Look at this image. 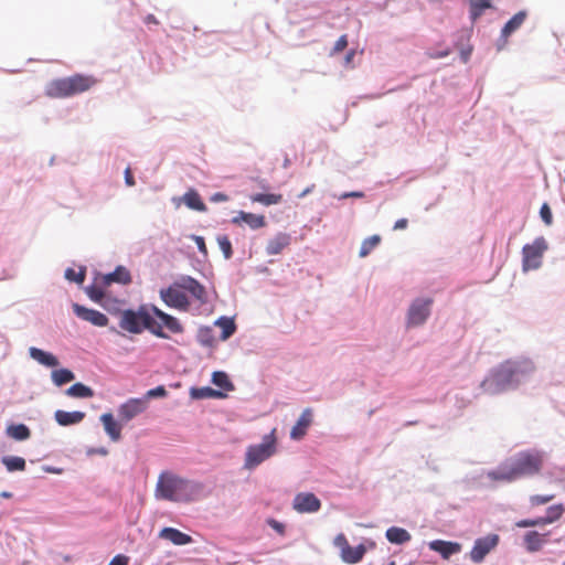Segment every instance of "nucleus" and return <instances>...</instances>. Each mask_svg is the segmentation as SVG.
Listing matches in <instances>:
<instances>
[{
	"label": "nucleus",
	"mask_w": 565,
	"mask_h": 565,
	"mask_svg": "<svg viewBox=\"0 0 565 565\" xmlns=\"http://www.w3.org/2000/svg\"><path fill=\"white\" fill-rule=\"evenodd\" d=\"M129 558L125 555H116L108 565H128Z\"/></svg>",
	"instance_id": "50"
},
{
	"label": "nucleus",
	"mask_w": 565,
	"mask_h": 565,
	"mask_svg": "<svg viewBox=\"0 0 565 565\" xmlns=\"http://www.w3.org/2000/svg\"><path fill=\"white\" fill-rule=\"evenodd\" d=\"M366 552V548L363 544H360L355 547L349 546L343 555L341 556L342 561L348 564H355L359 563L364 554Z\"/></svg>",
	"instance_id": "25"
},
{
	"label": "nucleus",
	"mask_w": 565,
	"mask_h": 565,
	"mask_svg": "<svg viewBox=\"0 0 565 565\" xmlns=\"http://www.w3.org/2000/svg\"><path fill=\"white\" fill-rule=\"evenodd\" d=\"M167 395V391L164 386H157L147 391L141 397L145 399V403L148 405L149 401L152 398L164 397Z\"/></svg>",
	"instance_id": "41"
},
{
	"label": "nucleus",
	"mask_w": 565,
	"mask_h": 565,
	"mask_svg": "<svg viewBox=\"0 0 565 565\" xmlns=\"http://www.w3.org/2000/svg\"><path fill=\"white\" fill-rule=\"evenodd\" d=\"M190 542H192L191 536H189L188 534H184L182 532H179V545H184Z\"/></svg>",
	"instance_id": "56"
},
{
	"label": "nucleus",
	"mask_w": 565,
	"mask_h": 565,
	"mask_svg": "<svg viewBox=\"0 0 565 565\" xmlns=\"http://www.w3.org/2000/svg\"><path fill=\"white\" fill-rule=\"evenodd\" d=\"M291 243V237L287 233H278L270 238L266 245L267 255H278Z\"/></svg>",
	"instance_id": "18"
},
{
	"label": "nucleus",
	"mask_w": 565,
	"mask_h": 565,
	"mask_svg": "<svg viewBox=\"0 0 565 565\" xmlns=\"http://www.w3.org/2000/svg\"><path fill=\"white\" fill-rule=\"evenodd\" d=\"M250 200L253 202H257L260 204H264L266 206L278 204L282 201L281 194H275V193H257L250 196Z\"/></svg>",
	"instance_id": "32"
},
{
	"label": "nucleus",
	"mask_w": 565,
	"mask_h": 565,
	"mask_svg": "<svg viewBox=\"0 0 565 565\" xmlns=\"http://www.w3.org/2000/svg\"><path fill=\"white\" fill-rule=\"evenodd\" d=\"M519 527H532L534 526V521L532 519L521 520L516 523Z\"/></svg>",
	"instance_id": "55"
},
{
	"label": "nucleus",
	"mask_w": 565,
	"mask_h": 565,
	"mask_svg": "<svg viewBox=\"0 0 565 565\" xmlns=\"http://www.w3.org/2000/svg\"><path fill=\"white\" fill-rule=\"evenodd\" d=\"M148 405L145 403L142 397L129 398L125 403L120 404L117 412L120 422L127 424L143 412H146Z\"/></svg>",
	"instance_id": "10"
},
{
	"label": "nucleus",
	"mask_w": 565,
	"mask_h": 565,
	"mask_svg": "<svg viewBox=\"0 0 565 565\" xmlns=\"http://www.w3.org/2000/svg\"><path fill=\"white\" fill-rule=\"evenodd\" d=\"M525 19H526L525 11H520L516 14H514L503 26L502 36L507 38L510 34H512L514 31H516L523 24Z\"/></svg>",
	"instance_id": "26"
},
{
	"label": "nucleus",
	"mask_w": 565,
	"mask_h": 565,
	"mask_svg": "<svg viewBox=\"0 0 565 565\" xmlns=\"http://www.w3.org/2000/svg\"><path fill=\"white\" fill-rule=\"evenodd\" d=\"M52 381L56 386H62L75 379L72 371L67 369L54 370L51 374Z\"/></svg>",
	"instance_id": "33"
},
{
	"label": "nucleus",
	"mask_w": 565,
	"mask_h": 565,
	"mask_svg": "<svg viewBox=\"0 0 565 565\" xmlns=\"http://www.w3.org/2000/svg\"><path fill=\"white\" fill-rule=\"evenodd\" d=\"M125 181H126V184L129 186L135 184V180L130 172V169H126V171H125Z\"/></svg>",
	"instance_id": "57"
},
{
	"label": "nucleus",
	"mask_w": 565,
	"mask_h": 565,
	"mask_svg": "<svg viewBox=\"0 0 565 565\" xmlns=\"http://www.w3.org/2000/svg\"><path fill=\"white\" fill-rule=\"evenodd\" d=\"M7 435L18 441H24L30 438L31 431L24 424H11L6 429Z\"/></svg>",
	"instance_id": "22"
},
{
	"label": "nucleus",
	"mask_w": 565,
	"mask_h": 565,
	"mask_svg": "<svg viewBox=\"0 0 565 565\" xmlns=\"http://www.w3.org/2000/svg\"><path fill=\"white\" fill-rule=\"evenodd\" d=\"M385 536L393 544H404L411 541V534L403 527L392 526L386 530Z\"/></svg>",
	"instance_id": "21"
},
{
	"label": "nucleus",
	"mask_w": 565,
	"mask_h": 565,
	"mask_svg": "<svg viewBox=\"0 0 565 565\" xmlns=\"http://www.w3.org/2000/svg\"><path fill=\"white\" fill-rule=\"evenodd\" d=\"M311 422H312V413L309 408H307L301 413L297 423L291 428V431H290L291 439H295V440L301 439L307 434V429L311 425Z\"/></svg>",
	"instance_id": "17"
},
{
	"label": "nucleus",
	"mask_w": 565,
	"mask_h": 565,
	"mask_svg": "<svg viewBox=\"0 0 565 565\" xmlns=\"http://www.w3.org/2000/svg\"><path fill=\"white\" fill-rule=\"evenodd\" d=\"M347 46H348V36L345 34H343L337 40V42L332 49V54H338V53L342 52Z\"/></svg>",
	"instance_id": "47"
},
{
	"label": "nucleus",
	"mask_w": 565,
	"mask_h": 565,
	"mask_svg": "<svg viewBox=\"0 0 565 565\" xmlns=\"http://www.w3.org/2000/svg\"><path fill=\"white\" fill-rule=\"evenodd\" d=\"M184 204L191 209L199 212L206 211V205L202 201L200 194L195 190H189L182 198Z\"/></svg>",
	"instance_id": "23"
},
{
	"label": "nucleus",
	"mask_w": 565,
	"mask_h": 565,
	"mask_svg": "<svg viewBox=\"0 0 565 565\" xmlns=\"http://www.w3.org/2000/svg\"><path fill=\"white\" fill-rule=\"evenodd\" d=\"M1 461L9 472L23 471L25 469V460L22 457L4 456Z\"/></svg>",
	"instance_id": "31"
},
{
	"label": "nucleus",
	"mask_w": 565,
	"mask_h": 565,
	"mask_svg": "<svg viewBox=\"0 0 565 565\" xmlns=\"http://www.w3.org/2000/svg\"><path fill=\"white\" fill-rule=\"evenodd\" d=\"M492 0H469L470 2V19L476 22L484 12L490 9Z\"/></svg>",
	"instance_id": "28"
},
{
	"label": "nucleus",
	"mask_w": 565,
	"mask_h": 565,
	"mask_svg": "<svg viewBox=\"0 0 565 565\" xmlns=\"http://www.w3.org/2000/svg\"><path fill=\"white\" fill-rule=\"evenodd\" d=\"M543 465V452L537 450L521 451L498 469L489 471L488 478L493 481L512 482L521 477L540 473Z\"/></svg>",
	"instance_id": "2"
},
{
	"label": "nucleus",
	"mask_w": 565,
	"mask_h": 565,
	"mask_svg": "<svg viewBox=\"0 0 565 565\" xmlns=\"http://www.w3.org/2000/svg\"><path fill=\"white\" fill-rule=\"evenodd\" d=\"M161 539H166L171 541L173 544H177V529L173 527H164L159 533Z\"/></svg>",
	"instance_id": "46"
},
{
	"label": "nucleus",
	"mask_w": 565,
	"mask_h": 565,
	"mask_svg": "<svg viewBox=\"0 0 565 565\" xmlns=\"http://www.w3.org/2000/svg\"><path fill=\"white\" fill-rule=\"evenodd\" d=\"M564 513V508L562 504L552 505L547 509L546 516L548 518L547 521H551L552 523L557 521Z\"/></svg>",
	"instance_id": "42"
},
{
	"label": "nucleus",
	"mask_w": 565,
	"mask_h": 565,
	"mask_svg": "<svg viewBox=\"0 0 565 565\" xmlns=\"http://www.w3.org/2000/svg\"><path fill=\"white\" fill-rule=\"evenodd\" d=\"M205 300V288L199 281L189 276L179 279V310H190L193 303L199 308Z\"/></svg>",
	"instance_id": "5"
},
{
	"label": "nucleus",
	"mask_w": 565,
	"mask_h": 565,
	"mask_svg": "<svg viewBox=\"0 0 565 565\" xmlns=\"http://www.w3.org/2000/svg\"><path fill=\"white\" fill-rule=\"evenodd\" d=\"M192 395L195 398H223L226 396L222 391H217L207 386L192 390Z\"/></svg>",
	"instance_id": "35"
},
{
	"label": "nucleus",
	"mask_w": 565,
	"mask_h": 565,
	"mask_svg": "<svg viewBox=\"0 0 565 565\" xmlns=\"http://www.w3.org/2000/svg\"><path fill=\"white\" fill-rule=\"evenodd\" d=\"M431 305V298L415 299L407 312V327H418L423 324L430 315Z\"/></svg>",
	"instance_id": "8"
},
{
	"label": "nucleus",
	"mask_w": 565,
	"mask_h": 565,
	"mask_svg": "<svg viewBox=\"0 0 565 565\" xmlns=\"http://www.w3.org/2000/svg\"><path fill=\"white\" fill-rule=\"evenodd\" d=\"M277 451L276 428L263 437L258 445H250L245 454L244 467L254 469L265 460L269 459Z\"/></svg>",
	"instance_id": "6"
},
{
	"label": "nucleus",
	"mask_w": 565,
	"mask_h": 565,
	"mask_svg": "<svg viewBox=\"0 0 565 565\" xmlns=\"http://www.w3.org/2000/svg\"><path fill=\"white\" fill-rule=\"evenodd\" d=\"M0 495L2 498H7L8 499V498H11L12 494L10 492H8V491H2Z\"/></svg>",
	"instance_id": "64"
},
{
	"label": "nucleus",
	"mask_w": 565,
	"mask_h": 565,
	"mask_svg": "<svg viewBox=\"0 0 565 565\" xmlns=\"http://www.w3.org/2000/svg\"><path fill=\"white\" fill-rule=\"evenodd\" d=\"M43 470L45 472H49V473H55V475H61L63 472V469L62 468H57V467H51V466H45L43 467Z\"/></svg>",
	"instance_id": "58"
},
{
	"label": "nucleus",
	"mask_w": 565,
	"mask_h": 565,
	"mask_svg": "<svg viewBox=\"0 0 565 565\" xmlns=\"http://www.w3.org/2000/svg\"><path fill=\"white\" fill-rule=\"evenodd\" d=\"M524 543L526 550L531 553L537 552L542 548L545 543L544 535L540 534L536 531H530L524 535Z\"/></svg>",
	"instance_id": "24"
},
{
	"label": "nucleus",
	"mask_w": 565,
	"mask_h": 565,
	"mask_svg": "<svg viewBox=\"0 0 565 565\" xmlns=\"http://www.w3.org/2000/svg\"><path fill=\"white\" fill-rule=\"evenodd\" d=\"M554 497H555L554 494H548V495L535 494L530 498V502L532 505H543V504H546L550 501H552L554 499Z\"/></svg>",
	"instance_id": "45"
},
{
	"label": "nucleus",
	"mask_w": 565,
	"mask_h": 565,
	"mask_svg": "<svg viewBox=\"0 0 565 565\" xmlns=\"http://www.w3.org/2000/svg\"><path fill=\"white\" fill-rule=\"evenodd\" d=\"M215 326L221 328L222 334L221 340H227L230 337H232L236 331V324L232 318L228 317H220L215 321Z\"/></svg>",
	"instance_id": "27"
},
{
	"label": "nucleus",
	"mask_w": 565,
	"mask_h": 565,
	"mask_svg": "<svg viewBox=\"0 0 565 565\" xmlns=\"http://www.w3.org/2000/svg\"><path fill=\"white\" fill-rule=\"evenodd\" d=\"M292 508L298 513H315L321 509V501L312 492H299L294 498Z\"/></svg>",
	"instance_id": "12"
},
{
	"label": "nucleus",
	"mask_w": 565,
	"mask_h": 565,
	"mask_svg": "<svg viewBox=\"0 0 565 565\" xmlns=\"http://www.w3.org/2000/svg\"><path fill=\"white\" fill-rule=\"evenodd\" d=\"M546 249L547 244L544 237H537L532 244L524 245L522 248L523 270L529 271L540 268Z\"/></svg>",
	"instance_id": "7"
},
{
	"label": "nucleus",
	"mask_w": 565,
	"mask_h": 565,
	"mask_svg": "<svg viewBox=\"0 0 565 565\" xmlns=\"http://www.w3.org/2000/svg\"><path fill=\"white\" fill-rule=\"evenodd\" d=\"M29 355L32 360L46 367H56L60 364L58 359L53 353L35 347L29 348Z\"/></svg>",
	"instance_id": "16"
},
{
	"label": "nucleus",
	"mask_w": 565,
	"mask_h": 565,
	"mask_svg": "<svg viewBox=\"0 0 565 565\" xmlns=\"http://www.w3.org/2000/svg\"><path fill=\"white\" fill-rule=\"evenodd\" d=\"M100 422L104 430L113 441H118L121 438V429L125 423L116 420L111 413H105L100 416Z\"/></svg>",
	"instance_id": "14"
},
{
	"label": "nucleus",
	"mask_w": 565,
	"mask_h": 565,
	"mask_svg": "<svg viewBox=\"0 0 565 565\" xmlns=\"http://www.w3.org/2000/svg\"><path fill=\"white\" fill-rule=\"evenodd\" d=\"M364 194L362 192H358V191H354V192H348V193H344L341 195V199H347V198H362Z\"/></svg>",
	"instance_id": "60"
},
{
	"label": "nucleus",
	"mask_w": 565,
	"mask_h": 565,
	"mask_svg": "<svg viewBox=\"0 0 565 565\" xmlns=\"http://www.w3.org/2000/svg\"><path fill=\"white\" fill-rule=\"evenodd\" d=\"M191 237L195 242V244H196L199 250L202 253L203 257L206 258L209 253H207V247H206L204 238L202 236H198V235H192Z\"/></svg>",
	"instance_id": "48"
},
{
	"label": "nucleus",
	"mask_w": 565,
	"mask_h": 565,
	"mask_svg": "<svg viewBox=\"0 0 565 565\" xmlns=\"http://www.w3.org/2000/svg\"><path fill=\"white\" fill-rule=\"evenodd\" d=\"M534 371L535 366L530 360L507 361L482 381L481 387L487 394H499L526 381Z\"/></svg>",
	"instance_id": "1"
},
{
	"label": "nucleus",
	"mask_w": 565,
	"mask_h": 565,
	"mask_svg": "<svg viewBox=\"0 0 565 565\" xmlns=\"http://www.w3.org/2000/svg\"><path fill=\"white\" fill-rule=\"evenodd\" d=\"M65 279L72 282L82 284L85 279V268H81L79 271H75L73 268H67L64 274Z\"/></svg>",
	"instance_id": "40"
},
{
	"label": "nucleus",
	"mask_w": 565,
	"mask_h": 565,
	"mask_svg": "<svg viewBox=\"0 0 565 565\" xmlns=\"http://www.w3.org/2000/svg\"><path fill=\"white\" fill-rule=\"evenodd\" d=\"M104 279L106 284H110L114 281L126 284L130 280V275L126 268L119 266L116 268L115 271L106 275Z\"/></svg>",
	"instance_id": "34"
},
{
	"label": "nucleus",
	"mask_w": 565,
	"mask_h": 565,
	"mask_svg": "<svg viewBox=\"0 0 565 565\" xmlns=\"http://www.w3.org/2000/svg\"><path fill=\"white\" fill-rule=\"evenodd\" d=\"M232 222L234 224H241L242 222H244L253 230L262 228L266 225L264 215H257L244 211L238 212V214L235 217H233Z\"/></svg>",
	"instance_id": "19"
},
{
	"label": "nucleus",
	"mask_w": 565,
	"mask_h": 565,
	"mask_svg": "<svg viewBox=\"0 0 565 565\" xmlns=\"http://www.w3.org/2000/svg\"><path fill=\"white\" fill-rule=\"evenodd\" d=\"M428 546L431 551L439 553L445 559L461 551V544L443 540L431 541Z\"/></svg>",
	"instance_id": "15"
},
{
	"label": "nucleus",
	"mask_w": 565,
	"mask_h": 565,
	"mask_svg": "<svg viewBox=\"0 0 565 565\" xmlns=\"http://www.w3.org/2000/svg\"><path fill=\"white\" fill-rule=\"evenodd\" d=\"M66 394L71 397L76 398H89L94 396V392L90 387L83 383H75L66 390Z\"/></svg>",
	"instance_id": "29"
},
{
	"label": "nucleus",
	"mask_w": 565,
	"mask_h": 565,
	"mask_svg": "<svg viewBox=\"0 0 565 565\" xmlns=\"http://www.w3.org/2000/svg\"><path fill=\"white\" fill-rule=\"evenodd\" d=\"M177 284L171 285L167 289L160 291L161 299L169 307H177Z\"/></svg>",
	"instance_id": "38"
},
{
	"label": "nucleus",
	"mask_w": 565,
	"mask_h": 565,
	"mask_svg": "<svg viewBox=\"0 0 565 565\" xmlns=\"http://www.w3.org/2000/svg\"><path fill=\"white\" fill-rule=\"evenodd\" d=\"M212 383L225 392L234 390V385L230 381L228 375L222 371H216L212 374Z\"/></svg>",
	"instance_id": "30"
},
{
	"label": "nucleus",
	"mask_w": 565,
	"mask_h": 565,
	"mask_svg": "<svg viewBox=\"0 0 565 565\" xmlns=\"http://www.w3.org/2000/svg\"><path fill=\"white\" fill-rule=\"evenodd\" d=\"M186 490H193V486L190 482H188V481L179 480V488H178L179 501H181V500H190L192 498V497H190V495L184 493Z\"/></svg>",
	"instance_id": "44"
},
{
	"label": "nucleus",
	"mask_w": 565,
	"mask_h": 565,
	"mask_svg": "<svg viewBox=\"0 0 565 565\" xmlns=\"http://www.w3.org/2000/svg\"><path fill=\"white\" fill-rule=\"evenodd\" d=\"M87 294L90 297V299L95 301H99L100 298L103 297V291L97 288H88Z\"/></svg>",
	"instance_id": "51"
},
{
	"label": "nucleus",
	"mask_w": 565,
	"mask_h": 565,
	"mask_svg": "<svg viewBox=\"0 0 565 565\" xmlns=\"http://www.w3.org/2000/svg\"><path fill=\"white\" fill-rule=\"evenodd\" d=\"M333 544L335 547L340 550V555L342 556L345 550L350 546L348 539L343 533L338 534L334 537Z\"/></svg>",
	"instance_id": "43"
},
{
	"label": "nucleus",
	"mask_w": 565,
	"mask_h": 565,
	"mask_svg": "<svg viewBox=\"0 0 565 565\" xmlns=\"http://www.w3.org/2000/svg\"><path fill=\"white\" fill-rule=\"evenodd\" d=\"M381 242V237L379 235H373L367 237L362 242L360 248V257H366Z\"/></svg>",
	"instance_id": "37"
},
{
	"label": "nucleus",
	"mask_w": 565,
	"mask_h": 565,
	"mask_svg": "<svg viewBox=\"0 0 565 565\" xmlns=\"http://www.w3.org/2000/svg\"><path fill=\"white\" fill-rule=\"evenodd\" d=\"M162 326L173 330L177 324L173 317L154 306H142L137 312L125 311L120 319V327L131 333H140L143 329H149L153 333L160 334L158 329H161Z\"/></svg>",
	"instance_id": "3"
},
{
	"label": "nucleus",
	"mask_w": 565,
	"mask_h": 565,
	"mask_svg": "<svg viewBox=\"0 0 565 565\" xmlns=\"http://www.w3.org/2000/svg\"><path fill=\"white\" fill-rule=\"evenodd\" d=\"M315 185H312L311 188H307L300 195L299 198H303L305 195H307L309 192H311V190L313 189Z\"/></svg>",
	"instance_id": "63"
},
{
	"label": "nucleus",
	"mask_w": 565,
	"mask_h": 565,
	"mask_svg": "<svg viewBox=\"0 0 565 565\" xmlns=\"http://www.w3.org/2000/svg\"><path fill=\"white\" fill-rule=\"evenodd\" d=\"M408 225V221L406 218H399L394 224V230H405Z\"/></svg>",
	"instance_id": "53"
},
{
	"label": "nucleus",
	"mask_w": 565,
	"mask_h": 565,
	"mask_svg": "<svg viewBox=\"0 0 565 565\" xmlns=\"http://www.w3.org/2000/svg\"><path fill=\"white\" fill-rule=\"evenodd\" d=\"M177 493V477L171 472H162L159 476L154 497L158 500L174 501Z\"/></svg>",
	"instance_id": "9"
},
{
	"label": "nucleus",
	"mask_w": 565,
	"mask_h": 565,
	"mask_svg": "<svg viewBox=\"0 0 565 565\" xmlns=\"http://www.w3.org/2000/svg\"><path fill=\"white\" fill-rule=\"evenodd\" d=\"M198 340L201 344L205 347H213L215 343L213 329L211 327L200 328L198 331Z\"/></svg>",
	"instance_id": "36"
},
{
	"label": "nucleus",
	"mask_w": 565,
	"mask_h": 565,
	"mask_svg": "<svg viewBox=\"0 0 565 565\" xmlns=\"http://www.w3.org/2000/svg\"><path fill=\"white\" fill-rule=\"evenodd\" d=\"M547 520H548V518H547V516L533 519V521H534V526L551 524L552 522H551V521H547Z\"/></svg>",
	"instance_id": "59"
},
{
	"label": "nucleus",
	"mask_w": 565,
	"mask_h": 565,
	"mask_svg": "<svg viewBox=\"0 0 565 565\" xmlns=\"http://www.w3.org/2000/svg\"><path fill=\"white\" fill-rule=\"evenodd\" d=\"M449 54V51H444V52H440V53H436V54H429V57L430 58H441V57H445Z\"/></svg>",
	"instance_id": "61"
},
{
	"label": "nucleus",
	"mask_w": 565,
	"mask_h": 565,
	"mask_svg": "<svg viewBox=\"0 0 565 565\" xmlns=\"http://www.w3.org/2000/svg\"><path fill=\"white\" fill-rule=\"evenodd\" d=\"M211 200L213 202H224L227 200V195L224 194V193H221V192H217V193H214L212 196H211Z\"/></svg>",
	"instance_id": "54"
},
{
	"label": "nucleus",
	"mask_w": 565,
	"mask_h": 565,
	"mask_svg": "<svg viewBox=\"0 0 565 565\" xmlns=\"http://www.w3.org/2000/svg\"><path fill=\"white\" fill-rule=\"evenodd\" d=\"M146 22H147V23H157L156 18H154L152 14H149V15L146 18Z\"/></svg>",
	"instance_id": "62"
},
{
	"label": "nucleus",
	"mask_w": 565,
	"mask_h": 565,
	"mask_svg": "<svg viewBox=\"0 0 565 565\" xmlns=\"http://www.w3.org/2000/svg\"><path fill=\"white\" fill-rule=\"evenodd\" d=\"M84 417L85 413L79 411L66 412L58 409L54 413V418L60 426H71L79 424L84 419Z\"/></svg>",
	"instance_id": "20"
},
{
	"label": "nucleus",
	"mask_w": 565,
	"mask_h": 565,
	"mask_svg": "<svg viewBox=\"0 0 565 565\" xmlns=\"http://www.w3.org/2000/svg\"><path fill=\"white\" fill-rule=\"evenodd\" d=\"M216 242H217L221 250L223 252L224 257L226 259H230L233 255V249H232V243H231L228 236L218 235L216 237Z\"/></svg>",
	"instance_id": "39"
},
{
	"label": "nucleus",
	"mask_w": 565,
	"mask_h": 565,
	"mask_svg": "<svg viewBox=\"0 0 565 565\" xmlns=\"http://www.w3.org/2000/svg\"><path fill=\"white\" fill-rule=\"evenodd\" d=\"M499 536L497 534H489L484 537L476 540L473 547L470 551V559L473 563H481L484 557L498 545Z\"/></svg>",
	"instance_id": "11"
},
{
	"label": "nucleus",
	"mask_w": 565,
	"mask_h": 565,
	"mask_svg": "<svg viewBox=\"0 0 565 565\" xmlns=\"http://www.w3.org/2000/svg\"><path fill=\"white\" fill-rule=\"evenodd\" d=\"M74 313L82 320L90 322L97 327H105L108 323V318L100 311L95 309L86 308L78 303H73L72 306Z\"/></svg>",
	"instance_id": "13"
},
{
	"label": "nucleus",
	"mask_w": 565,
	"mask_h": 565,
	"mask_svg": "<svg viewBox=\"0 0 565 565\" xmlns=\"http://www.w3.org/2000/svg\"><path fill=\"white\" fill-rule=\"evenodd\" d=\"M95 83L92 76L76 74L51 81L45 87V93L53 98H66L88 90Z\"/></svg>",
	"instance_id": "4"
},
{
	"label": "nucleus",
	"mask_w": 565,
	"mask_h": 565,
	"mask_svg": "<svg viewBox=\"0 0 565 565\" xmlns=\"http://www.w3.org/2000/svg\"><path fill=\"white\" fill-rule=\"evenodd\" d=\"M268 524L278 533L284 534L285 532V525L274 519L268 521Z\"/></svg>",
	"instance_id": "52"
},
{
	"label": "nucleus",
	"mask_w": 565,
	"mask_h": 565,
	"mask_svg": "<svg viewBox=\"0 0 565 565\" xmlns=\"http://www.w3.org/2000/svg\"><path fill=\"white\" fill-rule=\"evenodd\" d=\"M540 214H541L542 220L547 225L552 224V220H553L552 212L546 203L542 205V207L540 210Z\"/></svg>",
	"instance_id": "49"
}]
</instances>
